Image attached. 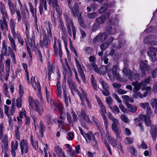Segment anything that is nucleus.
I'll return each mask as SVG.
<instances>
[{
  "mask_svg": "<svg viewBox=\"0 0 157 157\" xmlns=\"http://www.w3.org/2000/svg\"><path fill=\"white\" fill-rule=\"evenodd\" d=\"M102 67H104L105 71H108V75L109 77L111 78V77L112 76L115 77L117 79L121 81V80L119 79L120 76L119 73L117 72V66L116 65H114L113 67V69H108L109 67V65L107 66H103Z\"/></svg>",
  "mask_w": 157,
  "mask_h": 157,
  "instance_id": "nucleus-1",
  "label": "nucleus"
},
{
  "mask_svg": "<svg viewBox=\"0 0 157 157\" xmlns=\"http://www.w3.org/2000/svg\"><path fill=\"white\" fill-rule=\"evenodd\" d=\"M122 71L126 76L128 77L129 80H133L134 79L137 81L139 79V75L136 71L132 72L131 70H128L126 68H124Z\"/></svg>",
  "mask_w": 157,
  "mask_h": 157,
  "instance_id": "nucleus-2",
  "label": "nucleus"
},
{
  "mask_svg": "<svg viewBox=\"0 0 157 157\" xmlns=\"http://www.w3.org/2000/svg\"><path fill=\"white\" fill-rule=\"evenodd\" d=\"M59 28L61 31V38L63 41L64 45L66 50H67V33L66 29L64 25V24L61 21H60Z\"/></svg>",
  "mask_w": 157,
  "mask_h": 157,
  "instance_id": "nucleus-3",
  "label": "nucleus"
},
{
  "mask_svg": "<svg viewBox=\"0 0 157 157\" xmlns=\"http://www.w3.org/2000/svg\"><path fill=\"white\" fill-rule=\"evenodd\" d=\"M55 41L53 46V49L54 52V55L56 57L58 56V53H59V56L60 57L61 60L62 59V52L61 49V41L60 39H58L57 40L58 44V49L56 46V38L54 37Z\"/></svg>",
  "mask_w": 157,
  "mask_h": 157,
  "instance_id": "nucleus-4",
  "label": "nucleus"
},
{
  "mask_svg": "<svg viewBox=\"0 0 157 157\" xmlns=\"http://www.w3.org/2000/svg\"><path fill=\"white\" fill-rule=\"evenodd\" d=\"M76 65L77 68L78 73L80 75L81 78L85 84L86 83V78L85 75L84 73L83 68L84 67L83 65H81L79 61L76 58L75 59Z\"/></svg>",
  "mask_w": 157,
  "mask_h": 157,
  "instance_id": "nucleus-5",
  "label": "nucleus"
},
{
  "mask_svg": "<svg viewBox=\"0 0 157 157\" xmlns=\"http://www.w3.org/2000/svg\"><path fill=\"white\" fill-rule=\"evenodd\" d=\"M156 52H157V48L153 47H150L149 50L147 52L148 56L153 62H155L157 61L156 54L155 53Z\"/></svg>",
  "mask_w": 157,
  "mask_h": 157,
  "instance_id": "nucleus-6",
  "label": "nucleus"
},
{
  "mask_svg": "<svg viewBox=\"0 0 157 157\" xmlns=\"http://www.w3.org/2000/svg\"><path fill=\"white\" fill-rule=\"evenodd\" d=\"M52 25L51 22L48 21V26L46 27V29L47 31V35L46 33V32L44 29L42 30V35L43 38H48L49 36L50 37L52 36V33L51 32V29H52Z\"/></svg>",
  "mask_w": 157,
  "mask_h": 157,
  "instance_id": "nucleus-7",
  "label": "nucleus"
},
{
  "mask_svg": "<svg viewBox=\"0 0 157 157\" xmlns=\"http://www.w3.org/2000/svg\"><path fill=\"white\" fill-rule=\"evenodd\" d=\"M98 129L100 132L101 135V139L102 141H104V144L106 147H109V145L107 142L106 139L105 138V132L101 126V123L98 124L96 125Z\"/></svg>",
  "mask_w": 157,
  "mask_h": 157,
  "instance_id": "nucleus-8",
  "label": "nucleus"
},
{
  "mask_svg": "<svg viewBox=\"0 0 157 157\" xmlns=\"http://www.w3.org/2000/svg\"><path fill=\"white\" fill-rule=\"evenodd\" d=\"M69 7L71 9V13L73 17H76L77 16L81 15V14L79 13V6L78 3H75L73 7H72L71 4L70 6H69Z\"/></svg>",
  "mask_w": 157,
  "mask_h": 157,
  "instance_id": "nucleus-9",
  "label": "nucleus"
},
{
  "mask_svg": "<svg viewBox=\"0 0 157 157\" xmlns=\"http://www.w3.org/2000/svg\"><path fill=\"white\" fill-rule=\"evenodd\" d=\"M155 36L154 35H150L144 38V42L145 44H149L151 45H155Z\"/></svg>",
  "mask_w": 157,
  "mask_h": 157,
  "instance_id": "nucleus-10",
  "label": "nucleus"
},
{
  "mask_svg": "<svg viewBox=\"0 0 157 157\" xmlns=\"http://www.w3.org/2000/svg\"><path fill=\"white\" fill-rule=\"evenodd\" d=\"M110 16V13L109 12H106L103 15L98 17L96 19V22L99 24H103L105 22V20L108 18Z\"/></svg>",
  "mask_w": 157,
  "mask_h": 157,
  "instance_id": "nucleus-11",
  "label": "nucleus"
},
{
  "mask_svg": "<svg viewBox=\"0 0 157 157\" xmlns=\"http://www.w3.org/2000/svg\"><path fill=\"white\" fill-rule=\"evenodd\" d=\"M7 17H2V19L0 21V27L4 33H6L8 30L7 22L6 20Z\"/></svg>",
  "mask_w": 157,
  "mask_h": 157,
  "instance_id": "nucleus-12",
  "label": "nucleus"
},
{
  "mask_svg": "<svg viewBox=\"0 0 157 157\" xmlns=\"http://www.w3.org/2000/svg\"><path fill=\"white\" fill-rule=\"evenodd\" d=\"M39 12L40 14L41 15L43 12L44 7L45 11L48 10L47 0H39Z\"/></svg>",
  "mask_w": 157,
  "mask_h": 157,
  "instance_id": "nucleus-13",
  "label": "nucleus"
},
{
  "mask_svg": "<svg viewBox=\"0 0 157 157\" xmlns=\"http://www.w3.org/2000/svg\"><path fill=\"white\" fill-rule=\"evenodd\" d=\"M78 116L80 118H82L85 121L91 124L92 123L86 112L83 109H82L81 113Z\"/></svg>",
  "mask_w": 157,
  "mask_h": 157,
  "instance_id": "nucleus-14",
  "label": "nucleus"
},
{
  "mask_svg": "<svg viewBox=\"0 0 157 157\" xmlns=\"http://www.w3.org/2000/svg\"><path fill=\"white\" fill-rule=\"evenodd\" d=\"M140 69L142 74L145 75L146 71H147L149 70V67L147 63L144 62V61H140Z\"/></svg>",
  "mask_w": 157,
  "mask_h": 157,
  "instance_id": "nucleus-15",
  "label": "nucleus"
},
{
  "mask_svg": "<svg viewBox=\"0 0 157 157\" xmlns=\"http://www.w3.org/2000/svg\"><path fill=\"white\" fill-rule=\"evenodd\" d=\"M7 50V48L6 45L4 42H3L2 43V49L1 51V53L0 54V61H2L4 59V56H9V54L6 53V52Z\"/></svg>",
  "mask_w": 157,
  "mask_h": 157,
  "instance_id": "nucleus-16",
  "label": "nucleus"
},
{
  "mask_svg": "<svg viewBox=\"0 0 157 157\" xmlns=\"http://www.w3.org/2000/svg\"><path fill=\"white\" fill-rule=\"evenodd\" d=\"M141 116L143 117L144 123L147 126L151 127L152 125H154L152 124V121L151 119V117L144 115H141L140 116Z\"/></svg>",
  "mask_w": 157,
  "mask_h": 157,
  "instance_id": "nucleus-17",
  "label": "nucleus"
},
{
  "mask_svg": "<svg viewBox=\"0 0 157 157\" xmlns=\"http://www.w3.org/2000/svg\"><path fill=\"white\" fill-rule=\"evenodd\" d=\"M150 128V133L153 139L155 140L157 136L156 132L157 131V124H155V126L154 125L152 126Z\"/></svg>",
  "mask_w": 157,
  "mask_h": 157,
  "instance_id": "nucleus-18",
  "label": "nucleus"
},
{
  "mask_svg": "<svg viewBox=\"0 0 157 157\" xmlns=\"http://www.w3.org/2000/svg\"><path fill=\"white\" fill-rule=\"evenodd\" d=\"M106 136L107 137V140H108L110 144L113 146L114 147L116 146V143L115 139L111 136L109 131L106 130Z\"/></svg>",
  "mask_w": 157,
  "mask_h": 157,
  "instance_id": "nucleus-19",
  "label": "nucleus"
},
{
  "mask_svg": "<svg viewBox=\"0 0 157 157\" xmlns=\"http://www.w3.org/2000/svg\"><path fill=\"white\" fill-rule=\"evenodd\" d=\"M50 40L48 39V38H43L42 41H40V45L41 47L42 48H47L48 46V43H50Z\"/></svg>",
  "mask_w": 157,
  "mask_h": 157,
  "instance_id": "nucleus-20",
  "label": "nucleus"
},
{
  "mask_svg": "<svg viewBox=\"0 0 157 157\" xmlns=\"http://www.w3.org/2000/svg\"><path fill=\"white\" fill-rule=\"evenodd\" d=\"M63 74L64 75V78L63 79V81L62 84V87L63 91L67 90L66 89V80L65 78V76L67 75V70L66 68L64 67V65H63Z\"/></svg>",
  "mask_w": 157,
  "mask_h": 157,
  "instance_id": "nucleus-21",
  "label": "nucleus"
},
{
  "mask_svg": "<svg viewBox=\"0 0 157 157\" xmlns=\"http://www.w3.org/2000/svg\"><path fill=\"white\" fill-rule=\"evenodd\" d=\"M67 82L69 84V87L71 92L72 93L73 91L77 88L76 84L74 81L70 79L67 80Z\"/></svg>",
  "mask_w": 157,
  "mask_h": 157,
  "instance_id": "nucleus-22",
  "label": "nucleus"
},
{
  "mask_svg": "<svg viewBox=\"0 0 157 157\" xmlns=\"http://www.w3.org/2000/svg\"><path fill=\"white\" fill-rule=\"evenodd\" d=\"M107 37L108 36L105 33H100L97 36L98 41H100L101 42L105 41Z\"/></svg>",
  "mask_w": 157,
  "mask_h": 157,
  "instance_id": "nucleus-23",
  "label": "nucleus"
},
{
  "mask_svg": "<svg viewBox=\"0 0 157 157\" xmlns=\"http://www.w3.org/2000/svg\"><path fill=\"white\" fill-rule=\"evenodd\" d=\"M0 11L2 14V17H8L5 6L1 2H0Z\"/></svg>",
  "mask_w": 157,
  "mask_h": 157,
  "instance_id": "nucleus-24",
  "label": "nucleus"
},
{
  "mask_svg": "<svg viewBox=\"0 0 157 157\" xmlns=\"http://www.w3.org/2000/svg\"><path fill=\"white\" fill-rule=\"evenodd\" d=\"M132 84L134 86L133 89L134 92L140 90L141 86H142L141 82L140 83H139L138 81H136L135 82H132Z\"/></svg>",
  "mask_w": 157,
  "mask_h": 157,
  "instance_id": "nucleus-25",
  "label": "nucleus"
},
{
  "mask_svg": "<svg viewBox=\"0 0 157 157\" xmlns=\"http://www.w3.org/2000/svg\"><path fill=\"white\" fill-rule=\"evenodd\" d=\"M147 94V91L144 92V95H143L140 92L137 91L134 92V93L132 94V97L134 98H136L138 97L140 98H142L144 97H146Z\"/></svg>",
  "mask_w": 157,
  "mask_h": 157,
  "instance_id": "nucleus-26",
  "label": "nucleus"
},
{
  "mask_svg": "<svg viewBox=\"0 0 157 157\" xmlns=\"http://www.w3.org/2000/svg\"><path fill=\"white\" fill-rule=\"evenodd\" d=\"M8 38L10 41V45L13 49L15 51H16V44L13 38L10 34L8 35Z\"/></svg>",
  "mask_w": 157,
  "mask_h": 157,
  "instance_id": "nucleus-27",
  "label": "nucleus"
},
{
  "mask_svg": "<svg viewBox=\"0 0 157 157\" xmlns=\"http://www.w3.org/2000/svg\"><path fill=\"white\" fill-rule=\"evenodd\" d=\"M56 94L58 98H61L62 97L61 90L60 84L59 81H58L56 84Z\"/></svg>",
  "mask_w": 157,
  "mask_h": 157,
  "instance_id": "nucleus-28",
  "label": "nucleus"
},
{
  "mask_svg": "<svg viewBox=\"0 0 157 157\" xmlns=\"http://www.w3.org/2000/svg\"><path fill=\"white\" fill-rule=\"evenodd\" d=\"M63 94L66 106L67 107L69 103L71 102V98L67 95V90L63 91Z\"/></svg>",
  "mask_w": 157,
  "mask_h": 157,
  "instance_id": "nucleus-29",
  "label": "nucleus"
},
{
  "mask_svg": "<svg viewBox=\"0 0 157 157\" xmlns=\"http://www.w3.org/2000/svg\"><path fill=\"white\" fill-rule=\"evenodd\" d=\"M29 5L30 7V12L32 13L33 17L34 18L36 17V8L34 9L33 6L32 5V3L29 2Z\"/></svg>",
  "mask_w": 157,
  "mask_h": 157,
  "instance_id": "nucleus-30",
  "label": "nucleus"
},
{
  "mask_svg": "<svg viewBox=\"0 0 157 157\" xmlns=\"http://www.w3.org/2000/svg\"><path fill=\"white\" fill-rule=\"evenodd\" d=\"M69 23L71 24L72 27L73 38L74 40H75L76 34V28L74 26L73 21L71 19H70Z\"/></svg>",
  "mask_w": 157,
  "mask_h": 157,
  "instance_id": "nucleus-31",
  "label": "nucleus"
},
{
  "mask_svg": "<svg viewBox=\"0 0 157 157\" xmlns=\"http://www.w3.org/2000/svg\"><path fill=\"white\" fill-rule=\"evenodd\" d=\"M45 128H46L44 124L41 121H40L39 124V129L40 130L39 132L42 137L43 136V132Z\"/></svg>",
  "mask_w": 157,
  "mask_h": 157,
  "instance_id": "nucleus-32",
  "label": "nucleus"
},
{
  "mask_svg": "<svg viewBox=\"0 0 157 157\" xmlns=\"http://www.w3.org/2000/svg\"><path fill=\"white\" fill-rule=\"evenodd\" d=\"M29 103L30 110L33 109L34 105L36 106V105L35 102L33 100L31 97L29 98Z\"/></svg>",
  "mask_w": 157,
  "mask_h": 157,
  "instance_id": "nucleus-33",
  "label": "nucleus"
},
{
  "mask_svg": "<svg viewBox=\"0 0 157 157\" xmlns=\"http://www.w3.org/2000/svg\"><path fill=\"white\" fill-rule=\"evenodd\" d=\"M31 82L32 83L33 87L35 90H36L38 87H40V86L39 83L35 81V77H33V79L32 77L31 78Z\"/></svg>",
  "mask_w": 157,
  "mask_h": 157,
  "instance_id": "nucleus-34",
  "label": "nucleus"
},
{
  "mask_svg": "<svg viewBox=\"0 0 157 157\" xmlns=\"http://www.w3.org/2000/svg\"><path fill=\"white\" fill-rule=\"evenodd\" d=\"M8 5L10 7L11 13L12 14H13L15 13L14 10V3L12 2L10 0L8 1Z\"/></svg>",
  "mask_w": 157,
  "mask_h": 157,
  "instance_id": "nucleus-35",
  "label": "nucleus"
},
{
  "mask_svg": "<svg viewBox=\"0 0 157 157\" xmlns=\"http://www.w3.org/2000/svg\"><path fill=\"white\" fill-rule=\"evenodd\" d=\"M70 19L68 18L65 20L66 22V25L67 26V29L68 30V32L70 36H72L71 31V27L69 23Z\"/></svg>",
  "mask_w": 157,
  "mask_h": 157,
  "instance_id": "nucleus-36",
  "label": "nucleus"
},
{
  "mask_svg": "<svg viewBox=\"0 0 157 157\" xmlns=\"http://www.w3.org/2000/svg\"><path fill=\"white\" fill-rule=\"evenodd\" d=\"M12 103L11 107V109L10 111V115H13V113L15 112V99L14 98H13L12 99Z\"/></svg>",
  "mask_w": 157,
  "mask_h": 157,
  "instance_id": "nucleus-37",
  "label": "nucleus"
},
{
  "mask_svg": "<svg viewBox=\"0 0 157 157\" xmlns=\"http://www.w3.org/2000/svg\"><path fill=\"white\" fill-rule=\"evenodd\" d=\"M108 5L106 3H104L103 6L99 9V12L100 13H102L105 12L108 9Z\"/></svg>",
  "mask_w": 157,
  "mask_h": 157,
  "instance_id": "nucleus-38",
  "label": "nucleus"
},
{
  "mask_svg": "<svg viewBox=\"0 0 157 157\" xmlns=\"http://www.w3.org/2000/svg\"><path fill=\"white\" fill-rule=\"evenodd\" d=\"M35 111L37 112L40 115H42L44 113V109L43 107L38 105H36Z\"/></svg>",
  "mask_w": 157,
  "mask_h": 157,
  "instance_id": "nucleus-39",
  "label": "nucleus"
},
{
  "mask_svg": "<svg viewBox=\"0 0 157 157\" xmlns=\"http://www.w3.org/2000/svg\"><path fill=\"white\" fill-rule=\"evenodd\" d=\"M106 30L108 33L109 35H114L116 33L115 29L114 28H112L110 26L107 27L106 28Z\"/></svg>",
  "mask_w": 157,
  "mask_h": 157,
  "instance_id": "nucleus-40",
  "label": "nucleus"
},
{
  "mask_svg": "<svg viewBox=\"0 0 157 157\" xmlns=\"http://www.w3.org/2000/svg\"><path fill=\"white\" fill-rule=\"evenodd\" d=\"M3 92L4 94L8 98H10V95L8 91V86L5 83L3 86Z\"/></svg>",
  "mask_w": 157,
  "mask_h": 157,
  "instance_id": "nucleus-41",
  "label": "nucleus"
},
{
  "mask_svg": "<svg viewBox=\"0 0 157 157\" xmlns=\"http://www.w3.org/2000/svg\"><path fill=\"white\" fill-rule=\"evenodd\" d=\"M82 95L80 96V99L81 101V103L83 104V100H86V99H88L87 97V94L83 90H82Z\"/></svg>",
  "mask_w": 157,
  "mask_h": 157,
  "instance_id": "nucleus-42",
  "label": "nucleus"
},
{
  "mask_svg": "<svg viewBox=\"0 0 157 157\" xmlns=\"http://www.w3.org/2000/svg\"><path fill=\"white\" fill-rule=\"evenodd\" d=\"M109 108L111 109L112 112L114 114L118 113L120 112L119 108L116 105H114L113 107L110 106Z\"/></svg>",
  "mask_w": 157,
  "mask_h": 157,
  "instance_id": "nucleus-43",
  "label": "nucleus"
},
{
  "mask_svg": "<svg viewBox=\"0 0 157 157\" xmlns=\"http://www.w3.org/2000/svg\"><path fill=\"white\" fill-rule=\"evenodd\" d=\"M99 82L102 85L104 89L109 88V85L105 82L102 79H99Z\"/></svg>",
  "mask_w": 157,
  "mask_h": 157,
  "instance_id": "nucleus-44",
  "label": "nucleus"
},
{
  "mask_svg": "<svg viewBox=\"0 0 157 157\" xmlns=\"http://www.w3.org/2000/svg\"><path fill=\"white\" fill-rule=\"evenodd\" d=\"M50 103L52 107L54 110L55 111H57V106L58 104H59V103H55L54 100L52 98L51 99Z\"/></svg>",
  "mask_w": 157,
  "mask_h": 157,
  "instance_id": "nucleus-45",
  "label": "nucleus"
},
{
  "mask_svg": "<svg viewBox=\"0 0 157 157\" xmlns=\"http://www.w3.org/2000/svg\"><path fill=\"white\" fill-rule=\"evenodd\" d=\"M49 4V5L51 4L52 6L54 8H55L56 7H57L58 6L59 4L58 0H48Z\"/></svg>",
  "mask_w": 157,
  "mask_h": 157,
  "instance_id": "nucleus-46",
  "label": "nucleus"
},
{
  "mask_svg": "<svg viewBox=\"0 0 157 157\" xmlns=\"http://www.w3.org/2000/svg\"><path fill=\"white\" fill-rule=\"evenodd\" d=\"M11 60L10 59H8L5 61V69L6 71H10Z\"/></svg>",
  "mask_w": 157,
  "mask_h": 157,
  "instance_id": "nucleus-47",
  "label": "nucleus"
},
{
  "mask_svg": "<svg viewBox=\"0 0 157 157\" xmlns=\"http://www.w3.org/2000/svg\"><path fill=\"white\" fill-rule=\"evenodd\" d=\"M151 79V77H149L143 80L141 82L142 86H146L147 84H149Z\"/></svg>",
  "mask_w": 157,
  "mask_h": 157,
  "instance_id": "nucleus-48",
  "label": "nucleus"
},
{
  "mask_svg": "<svg viewBox=\"0 0 157 157\" xmlns=\"http://www.w3.org/2000/svg\"><path fill=\"white\" fill-rule=\"evenodd\" d=\"M113 131L115 133L117 137H119L120 136V134L121 132V130L118 128V127H112Z\"/></svg>",
  "mask_w": 157,
  "mask_h": 157,
  "instance_id": "nucleus-49",
  "label": "nucleus"
},
{
  "mask_svg": "<svg viewBox=\"0 0 157 157\" xmlns=\"http://www.w3.org/2000/svg\"><path fill=\"white\" fill-rule=\"evenodd\" d=\"M118 22V20L116 18H111L109 20V24L111 25H115L117 24Z\"/></svg>",
  "mask_w": 157,
  "mask_h": 157,
  "instance_id": "nucleus-50",
  "label": "nucleus"
},
{
  "mask_svg": "<svg viewBox=\"0 0 157 157\" xmlns=\"http://www.w3.org/2000/svg\"><path fill=\"white\" fill-rule=\"evenodd\" d=\"M98 16V13L96 12H93L88 13L87 14V16L90 19H94L96 18Z\"/></svg>",
  "mask_w": 157,
  "mask_h": 157,
  "instance_id": "nucleus-51",
  "label": "nucleus"
},
{
  "mask_svg": "<svg viewBox=\"0 0 157 157\" xmlns=\"http://www.w3.org/2000/svg\"><path fill=\"white\" fill-rule=\"evenodd\" d=\"M10 25L11 30L15 29V22L13 19H10Z\"/></svg>",
  "mask_w": 157,
  "mask_h": 157,
  "instance_id": "nucleus-52",
  "label": "nucleus"
},
{
  "mask_svg": "<svg viewBox=\"0 0 157 157\" xmlns=\"http://www.w3.org/2000/svg\"><path fill=\"white\" fill-rule=\"evenodd\" d=\"M20 127H19L18 126H17L15 127V133L16 137L17 139L20 140V132L19 129Z\"/></svg>",
  "mask_w": 157,
  "mask_h": 157,
  "instance_id": "nucleus-53",
  "label": "nucleus"
},
{
  "mask_svg": "<svg viewBox=\"0 0 157 157\" xmlns=\"http://www.w3.org/2000/svg\"><path fill=\"white\" fill-rule=\"evenodd\" d=\"M57 109L58 111H56V112H59L61 115L63 114V107L62 105L60 103L58 104Z\"/></svg>",
  "mask_w": 157,
  "mask_h": 157,
  "instance_id": "nucleus-54",
  "label": "nucleus"
},
{
  "mask_svg": "<svg viewBox=\"0 0 157 157\" xmlns=\"http://www.w3.org/2000/svg\"><path fill=\"white\" fill-rule=\"evenodd\" d=\"M109 44L108 42H105L102 44L100 46L101 50L102 51H105L107 48Z\"/></svg>",
  "mask_w": 157,
  "mask_h": 157,
  "instance_id": "nucleus-55",
  "label": "nucleus"
},
{
  "mask_svg": "<svg viewBox=\"0 0 157 157\" xmlns=\"http://www.w3.org/2000/svg\"><path fill=\"white\" fill-rule=\"evenodd\" d=\"M78 19L80 26L83 28H85L86 26L84 24V21L81 15L78 16Z\"/></svg>",
  "mask_w": 157,
  "mask_h": 157,
  "instance_id": "nucleus-56",
  "label": "nucleus"
},
{
  "mask_svg": "<svg viewBox=\"0 0 157 157\" xmlns=\"http://www.w3.org/2000/svg\"><path fill=\"white\" fill-rule=\"evenodd\" d=\"M35 36L34 33L33 32L32 37L30 38V40H29V44L31 46L33 45V44H35Z\"/></svg>",
  "mask_w": 157,
  "mask_h": 157,
  "instance_id": "nucleus-57",
  "label": "nucleus"
},
{
  "mask_svg": "<svg viewBox=\"0 0 157 157\" xmlns=\"http://www.w3.org/2000/svg\"><path fill=\"white\" fill-rule=\"evenodd\" d=\"M127 105L130 109L129 111L132 113H135L137 109V108L135 106H132V105L128 104Z\"/></svg>",
  "mask_w": 157,
  "mask_h": 157,
  "instance_id": "nucleus-58",
  "label": "nucleus"
},
{
  "mask_svg": "<svg viewBox=\"0 0 157 157\" xmlns=\"http://www.w3.org/2000/svg\"><path fill=\"white\" fill-rule=\"evenodd\" d=\"M150 104L153 108L157 106V99H151Z\"/></svg>",
  "mask_w": 157,
  "mask_h": 157,
  "instance_id": "nucleus-59",
  "label": "nucleus"
},
{
  "mask_svg": "<svg viewBox=\"0 0 157 157\" xmlns=\"http://www.w3.org/2000/svg\"><path fill=\"white\" fill-rule=\"evenodd\" d=\"M106 101L107 104L109 105V107L110 106H111L112 105L113 103V100L111 97L109 96L106 98Z\"/></svg>",
  "mask_w": 157,
  "mask_h": 157,
  "instance_id": "nucleus-60",
  "label": "nucleus"
},
{
  "mask_svg": "<svg viewBox=\"0 0 157 157\" xmlns=\"http://www.w3.org/2000/svg\"><path fill=\"white\" fill-rule=\"evenodd\" d=\"M20 147H28L27 141L24 139L21 140L20 143Z\"/></svg>",
  "mask_w": 157,
  "mask_h": 157,
  "instance_id": "nucleus-61",
  "label": "nucleus"
},
{
  "mask_svg": "<svg viewBox=\"0 0 157 157\" xmlns=\"http://www.w3.org/2000/svg\"><path fill=\"white\" fill-rule=\"evenodd\" d=\"M85 135L88 140L90 141L91 140L92 138L93 139L95 137L92 134V132L90 133H85Z\"/></svg>",
  "mask_w": 157,
  "mask_h": 157,
  "instance_id": "nucleus-62",
  "label": "nucleus"
},
{
  "mask_svg": "<svg viewBox=\"0 0 157 157\" xmlns=\"http://www.w3.org/2000/svg\"><path fill=\"white\" fill-rule=\"evenodd\" d=\"M121 120L125 123H128L129 122L128 118L124 115H122L120 117Z\"/></svg>",
  "mask_w": 157,
  "mask_h": 157,
  "instance_id": "nucleus-63",
  "label": "nucleus"
},
{
  "mask_svg": "<svg viewBox=\"0 0 157 157\" xmlns=\"http://www.w3.org/2000/svg\"><path fill=\"white\" fill-rule=\"evenodd\" d=\"M21 99L22 98H17L16 100L17 102L16 105L18 108H20L22 106Z\"/></svg>",
  "mask_w": 157,
  "mask_h": 157,
  "instance_id": "nucleus-64",
  "label": "nucleus"
}]
</instances>
